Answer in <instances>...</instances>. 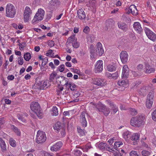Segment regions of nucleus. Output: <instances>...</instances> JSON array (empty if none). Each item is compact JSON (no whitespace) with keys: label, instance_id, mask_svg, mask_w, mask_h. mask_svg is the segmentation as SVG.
I'll use <instances>...</instances> for the list:
<instances>
[{"label":"nucleus","instance_id":"1","mask_svg":"<svg viewBox=\"0 0 156 156\" xmlns=\"http://www.w3.org/2000/svg\"><path fill=\"white\" fill-rule=\"evenodd\" d=\"M30 108L32 111L35 113L40 119L43 118L42 111L41 109L40 105L37 102H32L30 105Z\"/></svg>","mask_w":156,"mask_h":156},{"label":"nucleus","instance_id":"2","mask_svg":"<svg viewBox=\"0 0 156 156\" xmlns=\"http://www.w3.org/2000/svg\"><path fill=\"white\" fill-rule=\"evenodd\" d=\"M144 117L141 115H137L132 117L130 121L131 125L134 127H139L144 124Z\"/></svg>","mask_w":156,"mask_h":156},{"label":"nucleus","instance_id":"3","mask_svg":"<svg viewBox=\"0 0 156 156\" xmlns=\"http://www.w3.org/2000/svg\"><path fill=\"white\" fill-rule=\"evenodd\" d=\"M90 104L95 106L99 112H103L104 115L106 116H108L110 112L109 108L101 104H96L92 102H91Z\"/></svg>","mask_w":156,"mask_h":156},{"label":"nucleus","instance_id":"4","mask_svg":"<svg viewBox=\"0 0 156 156\" xmlns=\"http://www.w3.org/2000/svg\"><path fill=\"white\" fill-rule=\"evenodd\" d=\"M16 14V10L12 4H8L6 6L5 16L7 17L13 18Z\"/></svg>","mask_w":156,"mask_h":156},{"label":"nucleus","instance_id":"5","mask_svg":"<svg viewBox=\"0 0 156 156\" xmlns=\"http://www.w3.org/2000/svg\"><path fill=\"white\" fill-rule=\"evenodd\" d=\"M44 11L43 9L41 8L39 9L32 20V23L35 24L39 21L42 20L44 16Z\"/></svg>","mask_w":156,"mask_h":156},{"label":"nucleus","instance_id":"6","mask_svg":"<svg viewBox=\"0 0 156 156\" xmlns=\"http://www.w3.org/2000/svg\"><path fill=\"white\" fill-rule=\"evenodd\" d=\"M154 92L151 91L148 94L146 101V106L149 109L151 108L154 101Z\"/></svg>","mask_w":156,"mask_h":156},{"label":"nucleus","instance_id":"7","mask_svg":"<svg viewBox=\"0 0 156 156\" xmlns=\"http://www.w3.org/2000/svg\"><path fill=\"white\" fill-rule=\"evenodd\" d=\"M46 139V136L45 132L39 130L37 132L36 141L38 144L44 142Z\"/></svg>","mask_w":156,"mask_h":156},{"label":"nucleus","instance_id":"8","mask_svg":"<svg viewBox=\"0 0 156 156\" xmlns=\"http://www.w3.org/2000/svg\"><path fill=\"white\" fill-rule=\"evenodd\" d=\"M144 30L148 37L153 41H155L156 40V35L148 28L145 27Z\"/></svg>","mask_w":156,"mask_h":156},{"label":"nucleus","instance_id":"9","mask_svg":"<svg viewBox=\"0 0 156 156\" xmlns=\"http://www.w3.org/2000/svg\"><path fill=\"white\" fill-rule=\"evenodd\" d=\"M93 83L94 84L101 87L105 86L107 84L105 80L100 78H96L94 79Z\"/></svg>","mask_w":156,"mask_h":156},{"label":"nucleus","instance_id":"10","mask_svg":"<svg viewBox=\"0 0 156 156\" xmlns=\"http://www.w3.org/2000/svg\"><path fill=\"white\" fill-rule=\"evenodd\" d=\"M32 13V11L30 9L29 7L26 6L25 8L23 14V18L25 22H27L28 21L30 15Z\"/></svg>","mask_w":156,"mask_h":156},{"label":"nucleus","instance_id":"11","mask_svg":"<svg viewBox=\"0 0 156 156\" xmlns=\"http://www.w3.org/2000/svg\"><path fill=\"white\" fill-rule=\"evenodd\" d=\"M120 58L122 63L125 64L128 60V55L127 52L125 51H122L120 54Z\"/></svg>","mask_w":156,"mask_h":156},{"label":"nucleus","instance_id":"12","mask_svg":"<svg viewBox=\"0 0 156 156\" xmlns=\"http://www.w3.org/2000/svg\"><path fill=\"white\" fill-rule=\"evenodd\" d=\"M103 69V61L102 60L98 61L95 67V73H99L101 72Z\"/></svg>","mask_w":156,"mask_h":156},{"label":"nucleus","instance_id":"13","mask_svg":"<svg viewBox=\"0 0 156 156\" xmlns=\"http://www.w3.org/2000/svg\"><path fill=\"white\" fill-rule=\"evenodd\" d=\"M96 51L97 55L101 56L104 53V51L101 43L98 42L96 45Z\"/></svg>","mask_w":156,"mask_h":156},{"label":"nucleus","instance_id":"14","mask_svg":"<svg viewBox=\"0 0 156 156\" xmlns=\"http://www.w3.org/2000/svg\"><path fill=\"white\" fill-rule=\"evenodd\" d=\"M66 79V78L62 76H59L56 78L57 81L59 82L60 85L62 86L66 85V87L67 86V84L69 83Z\"/></svg>","mask_w":156,"mask_h":156},{"label":"nucleus","instance_id":"15","mask_svg":"<svg viewBox=\"0 0 156 156\" xmlns=\"http://www.w3.org/2000/svg\"><path fill=\"white\" fill-rule=\"evenodd\" d=\"M60 4V2L58 0H52L50 3L49 8L51 10L55 9Z\"/></svg>","mask_w":156,"mask_h":156},{"label":"nucleus","instance_id":"16","mask_svg":"<svg viewBox=\"0 0 156 156\" xmlns=\"http://www.w3.org/2000/svg\"><path fill=\"white\" fill-rule=\"evenodd\" d=\"M62 145V143L61 141H59L51 147L50 150L52 151H56L60 149Z\"/></svg>","mask_w":156,"mask_h":156},{"label":"nucleus","instance_id":"17","mask_svg":"<svg viewBox=\"0 0 156 156\" xmlns=\"http://www.w3.org/2000/svg\"><path fill=\"white\" fill-rule=\"evenodd\" d=\"M107 104L109 105L111 108L114 114L118 111V108L116 105L113 103L110 100L107 101Z\"/></svg>","mask_w":156,"mask_h":156},{"label":"nucleus","instance_id":"18","mask_svg":"<svg viewBox=\"0 0 156 156\" xmlns=\"http://www.w3.org/2000/svg\"><path fill=\"white\" fill-rule=\"evenodd\" d=\"M85 112H83L80 115L81 118L80 121L82 126L84 127H86L87 124V122L85 118Z\"/></svg>","mask_w":156,"mask_h":156},{"label":"nucleus","instance_id":"19","mask_svg":"<svg viewBox=\"0 0 156 156\" xmlns=\"http://www.w3.org/2000/svg\"><path fill=\"white\" fill-rule=\"evenodd\" d=\"M77 14L78 18L80 19H85L86 17L85 12L82 9H79L77 10Z\"/></svg>","mask_w":156,"mask_h":156},{"label":"nucleus","instance_id":"20","mask_svg":"<svg viewBox=\"0 0 156 156\" xmlns=\"http://www.w3.org/2000/svg\"><path fill=\"white\" fill-rule=\"evenodd\" d=\"M89 51L90 53V57L92 58H94L96 57V55H97V53L94 48V45L93 44L90 45V48Z\"/></svg>","mask_w":156,"mask_h":156},{"label":"nucleus","instance_id":"21","mask_svg":"<svg viewBox=\"0 0 156 156\" xmlns=\"http://www.w3.org/2000/svg\"><path fill=\"white\" fill-rule=\"evenodd\" d=\"M129 69L127 66L125 65L122 68V78H127L129 75Z\"/></svg>","mask_w":156,"mask_h":156},{"label":"nucleus","instance_id":"22","mask_svg":"<svg viewBox=\"0 0 156 156\" xmlns=\"http://www.w3.org/2000/svg\"><path fill=\"white\" fill-rule=\"evenodd\" d=\"M134 29L138 31L139 33L140 34L142 31V29L141 27L140 24L139 22H135L133 25Z\"/></svg>","mask_w":156,"mask_h":156},{"label":"nucleus","instance_id":"23","mask_svg":"<svg viewBox=\"0 0 156 156\" xmlns=\"http://www.w3.org/2000/svg\"><path fill=\"white\" fill-rule=\"evenodd\" d=\"M145 70V73H151L155 71L154 69L152 67L148 64H146Z\"/></svg>","mask_w":156,"mask_h":156},{"label":"nucleus","instance_id":"24","mask_svg":"<svg viewBox=\"0 0 156 156\" xmlns=\"http://www.w3.org/2000/svg\"><path fill=\"white\" fill-rule=\"evenodd\" d=\"M0 146L1 151L3 152H5L7 151L6 145L3 140L0 137Z\"/></svg>","mask_w":156,"mask_h":156},{"label":"nucleus","instance_id":"25","mask_svg":"<svg viewBox=\"0 0 156 156\" xmlns=\"http://www.w3.org/2000/svg\"><path fill=\"white\" fill-rule=\"evenodd\" d=\"M140 138V135L137 133H134L133 134L131 137V139L132 141H134L135 142H133V144L135 145L136 144L137 140H139Z\"/></svg>","mask_w":156,"mask_h":156},{"label":"nucleus","instance_id":"26","mask_svg":"<svg viewBox=\"0 0 156 156\" xmlns=\"http://www.w3.org/2000/svg\"><path fill=\"white\" fill-rule=\"evenodd\" d=\"M129 9L131 11L132 14L134 16H136L138 13V10L136 7L134 5H131L129 6Z\"/></svg>","mask_w":156,"mask_h":156},{"label":"nucleus","instance_id":"27","mask_svg":"<svg viewBox=\"0 0 156 156\" xmlns=\"http://www.w3.org/2000/svg\"><path fill=\"white\" fill-rule=\"evenodd\" d=\"M114 24V22L112 19H108L105 22L106 27L107 30L109 28H112Z\"/></svg>","mask_w":156,"mask_h":156},{"label":"nucleus","instance_id":"28","mask_svg":"<svg viewBox=\"0 0 156 156\" xmlns=\"http://www.w3.org/2000/svg\"><path fill=\"white\" fill-rule=\"evenodd\" d=\"M63 128L62 123L59 122H57L54 126V129L56 130L58 132H59L60 130Z\"/></svg>","mask_w":156,"mask_h":156},{"label":"nucleus","instance_id":"29","mask_svg":"<svg viewBox=\"0 0 156 156\" xmlns=\"http://www.w3.org/2000/svg\"><path fill=\"white\" fill-rule=\"evenodd\" d=\"M67 87L69 88L72 91H74L77 90V86L75 84L69 82L67 84Z\"/></svg>","mask_w":156,"mask_h":156},{"label":"nucleus","instance_id":"30","mask_svg":"<svg viewBox=\"0 0 156 156\" xmlns=\"http://www.w3.org/2000/svg\"><path fill=\"white\" fill-rule=\"evenodd\" d=\"M11 129L18 136H20L21 134L20 131V129L14 125H11Z\"/></svg>","mask_w":156,"mask_h":156},{"label":"nucleus","instance_id":"31","mask_svg":"<svg viewBox=\"0 0 156 156\" xmlns=\"http://www.w3.org/2000/svg\"><path fill=\"white\" fill-rule=\"evenodd\" d=\"M107 69L109 71H115L116 69V65L115 64H110L107 66Z\"/></svg>","mask_w":156,"mask_h":156},{"label":"nucleus","instance_id":"32","mask_svg":"<svg viewBox=\"0 0 156 156\" xmlns=\"http://www.w3.org/2000/svg\"><path fill=\"white\" fill-rule=\"evenodd\" d=\"M51 114L53 116H56L58 115V111L56 107H53L51 111Z\"/></svg>","mask_w":156,"mask_h":156},{"label":"nucleus","instance_id":"33","mask_svg":"<svg viewBox=\"0 0 156 156\" xmlns=\"http://www.w3.org/2000/svg\"><path fill=\"white\" fill-rule=\"evenodd\" d=\"M118 27L120 29L124 31H126L127 29V25L124 23H118Z\"/></svg>","mask_w":156,"mask_h":156},{"label":"nucleus","instance_id":"34","mask_svg":"<svg viewBox=\"0 0 156 156\" xmlns=\"http://www.w3.org/2000/svg\"><path fill=\"white\" fill-rule=\"evenodd\" d=\"M83 92L81 90H75L74 92V96L77 98L80 96H82L83 95Z\"/></svg>","mask_w":156,"mask_h":156},{"label":"nucleus","instance_id":"35","mask_svg":"<svg viewBox=\"0 0 156 156\" xmlns=\"http://www.w3.org/2000/svg\"><path fill=\"white\" fill-rule=\"evenodd\" d=\"M128 83V80H123L121 81H119L118 82V84L120 86H123Z\"/></svg>","mask_w":156,"mask_h":156},{"label":"nucleus","instance_id":"36","mask_svg":"<svg viewBox=\"0 0 156 156\" xmlns=\"http://www.w3.org/2000/svg\"><path fill=\"white\" fill-rule=\"evenodd\" d=\"M140 153L136 151H132L129 153L130 156H140Z\"/></svg>","mask_w":156,"mask_h":156},{"label":"nucleus","instance_id":"37","mask_svg":"<svg viewBox=\"0 0 156 156\" xmlns=\"http://www.w3.org/2000/svg\"><path fill=\"white\" fill-rule=\"evenodd\" d=\"M24 58L27 61H29L31 58V55L30 53L27 52L24 54Z\"/></svg>","mask_w":156,"mask_h":156},{"label":"nucleus","instance_id":"38","mask_svg":"<svg viewBox=\"0 0 156 156\" xmlns=\"http://www.w3.org/2000/svg\"><path fill=\"white\" fill-rule=\"evenodd\" d=\"M78 132L82 136L85 135L86 131L84 129H82L80 127H78L77 128Z\"/></svg>","mask_w":156,"mask_h":156},{"label":"nucleus","instance_id":"39","mask_svg":"<svg viewBox=\"0 0 156 156\" xmlns=\"http://www.w3.org/2000/svg\"><path fill=\"white\" fill-rule=\"evenodd\" d=\"M106 144L103 142H101L98 145V148L101 150H104L105 148V147Z\"/></svg>","mask_w":156,"mask_h":156},{"label":"nucleus","instance_id":"40","mask_svg":"<svg viewBox=\"0 0 156 156\" xmlns=\"http://www.w3.org/2000/svg\"><path fill=\"white\" fill-rule=\"evenodd\" d=\"M9 142L10 145L12 147H15L16 146V142L12 138H10Z\"/></svg>","mask_w":156,"mask_h":156},{"label":"nucleus","instance_id":"41","mask_svg":"<svg viewBox=\"0 0 156 156\" xmlns=\"http://www.w3.org/2000/svg\"><path fill=\"white\" fill-rule=\"evenodd\" d=\"M108 74H109L108 76L112 77L114 79H116L117 78V77L119 75V73L118 72H116L112 74L109 73Z\"/></svg>","mask_w":156,"mask_h":156},{"label":"nucleus","instance_id":"42","mask_svg":"<svg viewBox=\"0 0 156 156\" xmlns=\"http://www.w3.org/2000/svg\"><path fill=\"white\" fill-rule=\"evenodd\" d=\"M139 93L141 95H143L147 92L145 87H143L141 88L139 90Z\"/></svg>","mask_w":156,"mask_h":156},{"label":"nucleus","instance_id":"43","mask_svg":"<svg viewBox=\"0 0 156 156\" xmlns=\"http://www.w3.org/2000/svg\"><path fill=\"white\" fill-rule=\"evenodd\" d=\"M130 132L129 131H126L123 134V138L127 140L129 138L128 135L130 134Z\"/></svg>","mask_w":156,"mask_h":156},{"label":"nucleus","instance_id":"44","mask_svg":"<svg viewBox=\"0 0 156 156\" xmlns=\"http://www.w3.org/2000/svg\"><path fill=\"white\" fill-rule=\"evenodd\" d=\"M143 156H149L151 154V153L146 150H143L141 152Z\"/></svg>","mask_w":156,"mask_h":156},{"label":"nucleus","instance_id":"45","mask_svg":"<svg viewBox=\"0 0 156 156\" xmlns=\"http://www.w3.org/2000/svg\"><path fill=\"white\" fill-rule=\"evenodd\" d=\"M122 145H123V143L122 142H116L115 143L114 145V148L119 147L120 146Z\"/></svg>","mask_w":156,"mask_h":156},{"label":"nucleus","instance_id":"46","mask_svg":"<svg viewBox=\"0 0 156 156\" xmlns=\"http://www.w3.org/2000/svg\"><path fill=\"white\" fill-rule=\"evenodd\" d=\"M132 73L133 75L135 77H137L138 76H140L141 75V73H140L139 72L135 71H132Z\"/></svg>","mask_w":156,"mask_h":156},{"label":"nucleus","instance_id":"47","mask_svg":"<svg viewBox=\"0 0 156 156\" xmlns=\"http://www.w3.org/2000/svg\"><path fill=\"white\" fill-rule=\"evenodd\" d=\"M68 39L71 40L72 43L77 40V38H76L75 35L74 34L69 37Z\"/></svg>","mask_w":156,"mask_h":156},{"label":"nucleus","instance_id":"48","mask_svg":"<svg viewBox=\"0 0 156 156\" xmlns=\"http://www.w3.org/2000/svg\"><path fill=\"white\" fill-rule=\"evenodd\" d=\"M62 86H61L60 84H59L58 86V89L57 90V94H59L61 92L63 89V87Z\"/></svg>","mask_w":156,"mask_h":156},{"label":"nucleus","instance_id":"49","mask_svg":"<svg viewBox=\"0 0 156 156\" xmlns=\"http://www.w3.org/2000/svg\"><path fill=\"white\" fill-rule=\"evenodd\" d=\"M72 44L73 46L75 48H77L80 46V44L77 41V40L76 41H75L73 42Z\"/></svg>","mask_w":156,"mask_h":156},{"label":"nucleus","instance_id":"50","mask_svg":"<svg viewBox=\"0 0 156 156\" xmlns=\"http://www.w3.org/2000/svg\"><path fill=\"white\" fill-rule=\"evenodd\" d=\"M152 119L155 121H156V109L151 113Z\"/></svg>","mask_w":156,"mask_h":156},{"label":"nucleus","instance_id":"51","mask_svg":"<svg viewBox=\"0 0 156 156\" xmlns=\"http://www.w3.org/2000/svg\"><path fill=\"white\" fill-rule=\"evenodd\" d=\"M143 66L141 64L137 66V71L138 72H140V73H141V74L142 73V72H141L143 70Z\"/></svg>","mask_w":156,"mask_h":156},{"label":"nucleus","instance_id":"52","mask_svg":"<svg viewBox=\"0 0 156 156\" xmlns=\"http://www.w3.org/2000/svg\"><path fill=\"white\" fill-rule=\"evenodd\" d=\"M48 58H45L42 59V66L43 67H44V66L46 64L48 63Z\"/></svg>","mask_w":156,"mask_h":156},{"label":"nucleus","instance_id":"53","mask_svg":"<svg viewBox=\"0 0 156 156\" xmlns=\"http://www.w3.org/2000/svg\"><path fill=\"white\" fill-rule=\"evenodd\" d=\"M96 2L94 0H92L90 2V6L93 7V8L96 7Z\"/></svg>","mask_w":156,"mask_h":156},{"label":"nucleus","instance_id":"54","mask_svg":"<svg viewBox=\"0 0 156 156\" xmlns=\"http://www.w3.org/2000/svg\"><path fill=\"white\" fill-rule=\"evenodd\" d=\"M56 73H52L50 75L49 77V80L50 81L52 82L55 76H56Z\"/></svg>","mask_w":156,"mask_h":156},{"label":"nucleus","instance_id":"55","mask_svg":"<svg viewBox=\"0 0 156 156\" xmlns=\"http://www.w3.org/2000/svg\"><path fill=\"white\" fill-rule=\"evenodd\" d=\"M18 63L20 65H22L23 63V60L22 57L18 58Z\"/></svg>","mask_w":156,"mask_h":156},{"label":"nucleus","instance_id":"56","mask_svg":"<svg viewBox=\"0 0 156 156\" xmlns=\"http://www.w3.org/2000/svg\"><path fill=\"white\" fill-rule=\"evenodd\" d=\"M47 86V81H43V85L42 87H41L40 88V90H44V88Z\"/></svg>","mask_w":156,"mask_h":156},{"label":"nucleus","instance_id":"57","mask_svg":"<svg viewBox=\"0 0 156 156\" xmlns=\"http://www.w3.org/2000/svg\"><path fill=\"white\" fill-rule=\"evenodd\" d=\"M43 85V81H39V82L36 83V88L40 89V87H42Z\"/></svg>","mask_w":156,"mask_h":156},{"label":"nucleus","instance_id":"58","mask_svg":"<svg viewBox=\"0 0 156 156\" xmlns=\"http://www.w3.org/2000/svg\"><path fill=\"white\" fill-rule=\"evenodd\" d=\"M55 43L52 40H50L48 41V45L50 47H52L54 46Z\"/></svg>","mask_w":156,"mask_h":156},{"label":"nucleus","instance_id":"59","mask_svg":"<svg viewBox=\"0 0 156 156\" xmlns=\"http://www.w3.org/2000/svg\"><path fill=\"white\" fill-rule=\"evenodd\" d=\"M131 114L132 115H136L137 114V111L134 108H131L130 110Z\"/></svg>","mask_w":156,"mask_h":156},{"label":"nucleus","instance_id":"60","mask_svg":"<svg viewBox=\"0 0 156 156\" xmlns=\"http://www.w3.org/2000/svg\"><path fill=\"white\" fill-rule=\"evenodd\" d=\"M65 65H62L59 66L58 67V70L61 72H62L64 69Z\"/></svg>","mask_w":156,"mask_h":156},{"label":"nucleus","instance_id":"61","mask_svg":"<svg viewBox=\"0 0 156 156\" xmlns=\"http://www.w3.org/2000/svg\"><path fill=\"white\" fill-rule=\"evenodd\" d=\"M71 71L74 73L78 75H80V71L77 69H71Z\"/></svg>","mask_w":156,"mask_h":156},{"label":"nucleus","instance_id":"62","mask_svg":"<svg viewBox=\"0 0 156 156\" xmlns=\"http://www.w3.org/2000/svg\"><path fill=\"white\" fill-rule=\"evenodd\" d=\"M82 154V152L79 150H76L74 152V154L76 156H80Z\"/></svg>","mask_w":156,"mask_h":156},{"label":"nucleus","instance_id":"63","mask_svg":"<svg viewBox=\"0 0 156 156\" xmlns=\"http://www.w3.org/2000/svg\"><path fill=\"white\" fill-rule=\"evenodd\" d=\"M60 133L62 136H64L66 134L65 129L64 128H63L60 130Z\"/></svg>","mask_w":156,"mask_h":156},{"label":"nucleus","instance_id":"64","mask_svg":"<svg viewBox=\"0 0 156 156\" xmlns=\"http://www.w3.org/2000/svg\"><path fill=\"white\" fill-rule=\"evenodd\" d=\"M90 31V29L88 26L85 27L83 30V32L86 34H88Z\"/></svg>","mask_w":156,"mask_h":156}]
</instances>
